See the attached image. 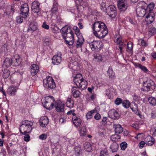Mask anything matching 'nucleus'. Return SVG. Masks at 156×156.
Listing matches in <instances>:
<instances>
[{
  "instance_id": "obj_51",
  "label": "nucleus",
  "mask_w": 156,
  "mask_h": 156,
  "mask_svg": "<svg viewBox=\"0 0 156 156\" xmlns=\"http://www.w3.org/2000/svg\"><path fill=\"white\" fill-rule=\"evenodd\" d=\"M122 100L120 98H117L115 101V103L117 105H119L122 103Z\"/></svg>"
},
{
  "instance_id": "obj_12",
  "label": "nucleus",
  "mask_w": 156,
  "mask_h": 156,
  "mask_svg": "<svg viewBox=\"0 0 156 156\" xmlns=\"http://www.w3.org/2000/svg\"><path fill=\"white\" fill-rule=\"evenodd\" d=\"M29 9L28 5L25 3L21 5L20 8L21 14L24 18H27L29 12Z\"/></svg>"
},
{
  "instance_id": "obj_27",
  "label": "nucleus",
  "mask_w": 156,
  "mask_h": 156,
  "mask_svg": "<svg viewBox=\"0 0 156 156\" xmlns=\"http://www.w3.org/2000/svg\"><path fill=\"white\" fill-rule=\"evenodd\" d=\"M40 122L41 126L43 127H44L48 124L49 120L47 117L44 116L41 117Z\"/></svg>"
},
{
  "instance_id": "obj_13",
  "label": "nucleus",
  "mask_w": 156,
  "mask_h": 156,
  "mask_svg": "<svg viewBox=\"0 0 156 156\" xmlns=\"http://www.w3.org/2000/svg\"><path fill=\"white\" fill-rule=\"evenodd\" d=\"M108 116L112 119H117L119 118V115L118 112L114 109L110 110L108 112Z\"/></svg>"
},
{
  "instance_id": "obj_30",
  "label": "nucleus",
  "mask_w": 156,
  "mask_h": 156,
  "mask_svg": "<svg viewBox=\"0 0 156 156\" xmlns=\"http://www.w3.org/2000/svg\"><path fill=\"white\" fill-rule=\"evenodd\" d=\"M66 104L67 107L72 108L74 106V101L71 98H68L67 100Z\"/></svg>"
},
{
  "instance_id": "obj_10",
  "label": "nucleus",
  "mask_w": 156,
  "mask_h": 156,
  "mask_svg": "<svg viewBox=\"0 0 156 156\" xmlns=\"http://www.w3.org/2000/svg\"><path fill=\"white\" fill-rule=\"evenodd\" d=\"M62 54L60 52H59L55 55L52 58V63L55 65L59 64L62 61Z\"/></svg>"
},
{
  "instance_id": "obj_20",
  "label": "nucleus",
  "mask_w": 156,
  "mask_h": 156,
  "mask_svg": "<svg viewBox=\"0 0 156 156\" xmlns=\"http://www.w3.org/2000/svg\"><path fill=\"white\" fill-rule=\"evenodd\" d=\"M38 71L39 66L37 65L33 64L31 66L30 72L33 76L36 75Z\"/></svg>"
},
{
  "instance_id": "obj_45",
  "label": "nucleus",
  "mask_w": 156,
  "mask_h": 156,
  "mask_svg": "<svg viewBox=\"0 0 156 156\" xmlns=\"http://www.w3.org/2000/svg\"><path fill=\"white\" fill-rule=\"evenodd\" d=\"M49 77L47 76L46 79L43 80V84L45 88L48 89L49 88V82L48 80Z\"/></svg>"
},
{
  "instance_id": "obj_53",
  "label": "nucleus",
  "mask_w": 156,
  "mask_h": 156,
  "mask_svg": "<svg viewBox=\"0 0 156 156\" xmlns=\"http://www.w3.org/2000/svg\"><path fill=\"white\" fill-rule=\"evenodd\" d=\"M73 29L74 30L75 33L77 37L80 35V30L76 26L74 27Z\"/></svg>"
},
{
  "instance_id": "obj_48",
  "label": "nucleus",
  "mask_w": 156,
  "mask_h": 156,
  "mask_svg": "<svg viewBox=\"0 0 156 156\" xmlns=\"http://www.w3.org/2000/svg\"><path fill=\"white\" fill-rule=\"evenodd\" d=\"M48 97H46L45 98V100L44 102H43L42 105L44 107L47 109H49V105L48 104V101H46L47 98H48Z\"/></svg>"
},
{
  "instance_id": "obj_58",
  "label": "nucleus",
  "mask_w": 156,
  "mask_h": 156,
  "mask_svg": "<svg viewBox=\"0 0 156 156\" xmlns=\"http://www.w3.org/2000/svg\"><path fill=\"white\" fill-rule=\"evenodd\" d=\"M152 139H154L151 136H148L145 138V141L146 143H147L152 140Z\"/></svg>"
},
{
  "instance_id": "obj_49",
  "label": "nucleus",
  "mask_w": 156,
  "mask_h": 156,
  "mask_svg": "<svg viewBox=\"0 0 156 156\" xmlns=\"http://www.w3.org/2000/svg\"><path fill=\"white\" fill-rule=\"evenodd\" d=\"M120 146L122 150H125L127 146V144L126 142H123L120 144Z\"/></svg>"
},
{
  "instance_id": "obj_32",
  "label": "nucleus",
  "mask_w": 156,
  "mask_h": 156,
  "mask_svg": "<svg viewBox=\"0 0 156 156\" xmlns=\"http://www.w3.org/2000/svg\"><path fill=\"white\" fill-rule=\"evenodd\" d=\"M134 66H136V67H137L140 69L144 72L147 73L148 71L147 68L146 67L141 65L139 63H135L134 64Z\"/></svg>"
},
{
  "instance_id": "obj_44",
  "label": "nucleus",
  "mask_w": 156,
  "mask_h": 156,
  "mask_svg": "<svg viewBox=\"0 0 156 156\" xmlns=\"http://www.w3.org/2000/svg\"><path fill=\"white\" fill-rule=\"evenodd\" d=\"M148 32L150 35L154 34L156 33V29L152 26L149 28Z\"/></svg>"
},
{
  "instance_id": "obj_25",
  "label": "nucleus",
  "mask_w": 156,
  "mask_h": 156,
  "mask_svg": "<svg viewBox=\"0 0 156 156\" xmlns=\"http://www.w3.org/2000/svg\"><path fill=\"white\" fill-rule=\"evenodd\" d=\"M71 93L73 97L75 98L79 97L80 94V92L75 87H73L71 89Z\"/></svg>"
},
{
  "instance_id": "obj_29",
  "label": "nucleus",
  "mask_w": 156,
  "mask_h": 156,
  "mask_svg": "<svg viewBox=\"0 0 156 156\" xmlns=\"http://www.w3.org/2000/svg\"><path fill=\"white\" fill-rule=\"evenodd\" d=\"M132 111L136 114H139V111L137 105L134 102H132L130 106Z\"/></svg>"
},
{
  "instance_id": "obj_16",
  "label": "nucleus",
  "mask_w": 156,
  "mask_h": 156,
  "mask_svg": "<svg viewBox=\"0 0 156 156\" xmlns=\"http://www.w3.org/2000/svg\"><path fill=\"white\" fill-rule=\"evenodd\" d=\"M78 39L76 40V44H74L76 48H81L84 42V39L82 35L77 37Z\"/></svg>"
},
{
  "instance_id": "obj_2",
  "label": "nucleus",
  "mask_w": 156,
  "mask_h": 156,
  "mask_svg": "<svg viewBox=\"0 0 156 156\" xmlns=\"http://www.w3.org/2000/svg\"><path fill=\"white\" fill-rule=\"evenodd\" d=\"M138 5L139 7H137L136 10L137 15L140 17L144 16L147 12L153 9L154 6L153 3H151L147 5L143 1L138 3Z\"/></svg>"
},
{
  "instance_id": "obj_54",
  "label": "nucleus",
  "mask_w": 156,
  "mask_h": 156,
  "mask_svg": "<svg viewBox=\"0 0 156 156\" xmlns=\"http://www.w3.org/2000/svg\"><path fill=\"white\" fill-rule=\"evenodd\" d=\"M136 134V136L135 137V138L137 139L142 138L144 136V134L143 133H138Z\"/></svg>"
},
{
  "instance_id": "obj_15",
  "label": "nucleus",
  "mask_w": 156,
  "mask_h": 156,
  "mask_svg": "<svg viewBox=\"0 0 156 156\" xmlns=\"http://www.w3.org/2000/svg\"><path fill=\"white\" fill-rule=\"evenodd\" d=\"M40 3L37 1H35L32 3L31 9L35 13H38L40 10Z\"/></svg>"
},
{
  "instance_id": "obj_47",
  "label": "nucleus",
  "mask_w": 156,
  "mask_h": 156,
  "mask_svg": "<svg viewBox=\"0 0 156 156\" xmlns=\"http://www.w3.org/2000/svg\"><path fill=\"white\" fill-rule=\"evenodd\" d=\"M13 8L11 7L10 11H6L4 12V16H11L13 14Z\"/></svg>"
},
{
  "instance_id": "obj_50",
  "label": "nucleus",
  "mask_w": 156,
  "mask_h": 156,
  "mask_svg": "<svg viewBox=\"0 0 156 156\" xmlns=\"http://www.w3.org/2000/svg\"><path fill=\"white\" fill-rule=\"evenodd\" d=\"M108 154V151L105 148L104 150L101 151L100 153V156H105L104 155H107Z\"/></svg>"
},
{
  "instance_id": "obj_19",
  "label": "nucleus",
  "mask_w": 156,
  "mask_h": 156,
  "mask_svg": "<svg viewBox=\"0 0 156 156\" xmlns=\"http://www.w3.org/2000/svg\"><path fill=\"white\" fill-rule=\"evenodd\" d=\"M78 130L80 136L83 137L87 136V131L85 126L80 127L79 128Z\"/></svg>"
},
{
  "instance_id": "obj_31",
  "label": "nucleus",
  "mask_w": 156,
  "mask_h": 156,
  "mask_svg": "<svg viewBox=\"0 0 156 156\" xmlns=\"http://www.w3.org/2000/svg\"><path fill=\"white\" fill-rule=\"evenodd\" d=\"M119 147V145L115 142L113 143L110 147L112 152H115L117 151Z\"/></svg>"
},
{
  "instance_id": "obj_42",
  "label": "nucleus",
  "mask_w": 156,
  "mask_h": 156,
  "mask_svg": "<svg viewBox=\"0 0 156 156\" xmlns=\"http://www.w3.org/2000/svg\"><path fill=\"white\" fill-rule=\"evenodd\" d=\"M122 106L126 108H128L130 106V103L128 100H124L122 102Z\"/></svg>"
},
{
  "instance_id": "obj_57",
  "label": "nucleus",
  "mask_w": 156,
  "mask_h": 156,
  "mask_svg": "<svg viewBox=\"0 0 156 156\" xmlns=\"http://www.w3.org/2000/svg\"><path fill=\"white\" fill-rule=\"evenodd\" d=\"M24 136V140L26 142L29 141L30 140V136L29 134H25Z\"/></svg>"
},
{
  "instance_id": "obj_62",
  "label": "nucleus",
  "mask_w": 156,
  "mask_h": 156,
  "mask_svg": "<svg viewBox=\"0 0 156 156\" xmlns=\"http://www.w3.org/2000/svg\"><path fill=\"white\" fill-rule=\"evenodd\" d=\"M96 98V95L93 94L92 95L90 98H87V99L88 101H90L94 100Z\"/></svg>"
},
{
  "instance_id": "obj_63",
  "label": "nucleus",
  "mask_w": 156,
  "mask_h": 156,
  "mask_svg": "<svg viewBox=\"0 0 156 156\" xmlns=\"http://www.w3.org/2000/svg\"><path fill=\"white\" fill-rule=\"evenodd\" d=\"M57 6L56 5H54L53 6V7L51 9V12L54 14L57 10Z\"/></svg>"
},
{
  "instance_id": "obj_33",
  "label": "nucleus",
  "mask_w": 156,
  "mask_h": 156,
  "mask_svg": "<svg viewBox=\"0 0 156 156\" xmlns=\"http://www.w3.org/2000/svg\"><path fill=\"white\" fill-rule=\"evenodd\" d=\"M4 65L7 67L12 65L11 58H6L4 61Z\"/></svg>"
},
{
  "instance_id": "obj_17",
  "label": "nucleus",
  "mask_w": 156,
  "mask_h": 156,
  "mask_svg": "<svg viewBox=\"0 0 156 156\" xmlns=\"http://www.w3.org/2000/svg\"><path fill=\"white\" fill-rule=\"evenodd\" d=\"M18 90V88L13 86H10L7 90V92L8 94L10 95H14Z\"/></svg>"
},
{
  "instance_id": "obj_43",
  "label": "nucleus",
  "mask_w": 156,
  "mask_h": 156,
  "mask_svg": "<svg viewBox=\"0 0 156 156\" xmlns=\"http://www.w3.org/2000/svg\"><path fill=\"white\" fill-rule=\"evenodd\" d=\"M127 50L128 51H132L133 46V43L131 41L128 42L127 43Z\"/></svg>"
},
{
  "instance_id": "obj_59",
  "label": "nucleus",
  "mask_w": 156,
  "mask_h": 156,
  "mask_svg": "<svg viewBox=\"0 0 156 156\" xmlns=\"http://www.w3.org/2000/svg\"><path fill=\"white\" fill-rule=\"evenodd\" d=\"M139 41H140V45L142 46H147V44L146 42L143 40L140 39L139 40Z\"/></svg>"
},
{
  "instance_id": "obj_14",
  "label": "nucleus",
  "mask_w": 156,
  "mask_h": 156,
  "mask_svg": "<svg viewBox=\"0 0 156 156\" xmlns=\"http://www.w3.org/2000/svg\"><path fill=\"white\" fill-rule=\"evenodd\" d=\"M12 64L13 66H18L20 63L21 61L20 56L17 55H14L11 58Z\"/></svg>"
},
{
  "instance_id": "obj_55",
  "label": "nucleus",
  "mask_w": 156,
  "mask_h": 156,
  "mask_svg": "<svg viewBox=\"0 0 156 156\" xmlns=\"http://www.w3.org/2000/svg\"><path fill=\"white\" fill-rule=\"evenodd\" d=\"M75 110L74 109H72L68 112L67 113V115H72L73 116H75L76 114L75 113Z\"/></svg>"
},
{
  "instance_id": "obj_7",
  "label": "nucleus",
  "mask_w": 156,
  "mask_h": 156,
  "mask_svg": "<svg viewBox=\"0 0 156 156\" xmlns=\"http://www.w3.org/2000/svg\"><path fill=\"white\" fill-rule=\"evenodd\" d=\"M154 83L152 81L144 83L142 87L141 88V90L144 91H148L151 89L153 90L155 88Z\"/></svg>"
},
{
  "instance_id": "obj_52",
  "label": "nucleus",
  "mask_w": 156,
  "mask_h": 156,
  "mask_svg": "<svg viewBox=\"0 0 156 156\" xmlns=\"http://www.w3.org/2000/svg\"><path fill=\"white\" fill-rule=\"evenodd\" d=\"M24 16H18L16 17V20L17 22L18 23H22L23 21V19L24 18Z\"/></svg>"
},
{
  "instance_id": "obj_4",
  "label": "nucleus",
  "mask_w": 156,
  "mask_h": 156,
  "mask_svg": "<svg viewBox=\"0 0 156 156\" xmlns=\"http://www.w3.org/2000/svg\"><path fill=\"white\" fill-rule=\"evenodd\" d=\"M33 122L31 121L25 120L23 121L20 126L19 129L22 134L30 133L32 129V127Z\"/></svg>"
},
{
  "instance_id": "obj_46",
  "label": "nucleus",
  "mask_w": 156,
  "mask_h": 156,
  "mask_svg": "<svg viewBox=\"0 0 156 156\" xmlns=\"http://www.w3.org/2000/svg\"><path fill=\"white\" fill-rule=\"evenodd\" d=\"M51 28L54 33H57L59 32L60 29L59 28L55 25H51Z\"/></svg>"
},
{
  "instance_id": "obj_3",
  "label": "nucleus",
  "mask_w": 156,
  "mask_h": 156,
  "mask_svg": "<svg viewBox=\"0 0 156 156\" xmlns=\"http://www.w3.org/2000/svg\"><path fill=\"white\" fill-rule=\"evenodd\" d=\"M49 101L50 105L49 110L55 108L56 111L58 112H62L64 111L65 103L60 100L55 101L54 98L52 96L49 95Z\"/></svg>"
},
{
  "instance_id": "obj_60",
  "label": "nucleus",
  "mask_w": 156,
  "mask_h": 156,
  "mask_svg": "<svg viewBox=\"0 0 156 156\" xmlns=\"http://www.w3.org/2000/svg\"><path fill=\"white\" fill-rule=\"evenodd\" d=\"M101 118L100 114L98 113H97L94 116V118L97 120H99Z\"/></svg>"
},
{
  "instance_id": "obj_37",
  "label": "nucleus",
  "mask_w": 156,
  "mask_h": 156,
  "mask_svg": "<svg viewBox=\"0 0 156 156\" xmlns=\"http://www.w3.org/2000/svg\"><path fill=\"white\" fill-rule=\"evenodd\" d=\"M10 72L9 70L6 69H4L3 71L2 76L5 79L8 78L10 75Z\"/></svg>"
},
{
  "instance_id": "obj_40",
  "label": "nucleus",
  "mask_w": 156,
  "mask_h": 156,
  "mask_svg": "<svg viewBox=\"0 0 156 156\" xmlns=\"http://www.w3.org/2000/svg\"><path fill=\"white\" fill-rule=\"evenodd\" d=\"M118 134H116L115 135H113L111 136V139L112 141L115 142L119 139H120V136L118 135Z\"/></svg>"
},
{
  "instance_id": "obj_23",
  "label": "nucleus",
  "mask_w": 156,
  "mask_h": 156,
  "mask_svg": "<svg viewBox=\"0 0 156 156\" xmlns=\"http://www.w3.org/2000/svg\"><path fill=\"white\" fill-rule=\"evenodd\" d=\"M87 81L86 80L83 79L79 83V84L78 85H77V84L76 85L80 89L83 90L87 88Z\"/></svg>"
},
{
  "instance_id": "obj_6",
  "label": "nucleus",
  "mask_w": 156,
  "mask_h": 156,
  "mask_svg": "<svg viewBox=\"0 0 156 156\" xmlns=\"http://www.w3.org/2000/svg\"><path fill=\"white\" fill-rule=\"evenodd\" d=\"M74 33L72 30L71 33H69L68 34H63V38L65 39L66 43L69 45H72L74 42Z\"/></svg>"
},
{
  "instance_id": "obj_18",
  "label": "nucleus",
  "mask_w": 156,
  "mask_h": 156,
  "mask_svg": "<svg viewBox=\"0 0 156 156\" xmlns=\"http://www.w3.org/2000/svg\"><path fill=\"white\" fill-rule=\"evenodd\" d=\"M37 28V24L35 22H31L30 24L29 27L27 29V31L28 32H33Z\"/></svg>"
},
{
  "instance_id": "obj_11",
  "label": "nucleus",
  "mask_w": 156,
  "mask_h": 156,
  "mask_svg": "<svg viewBox=\"0 0 156 156\" xmlns=\"http://www.w3.org/2000/svg\"><path fill=\"white\" fill-rule=\"evenodd\" d=\"M153 9L147 12L145 15L146 21L149 23H151L153 22L154 19L155 15L153 12Z\"/></svg>"
},
{
  "instance_id": "obj_41",
  "label": "nucleus",
  "mask_w": 156,
  "mask_h": 156,
  "mask_svg": "<svg viewBox=\"0 0 156 156\" xmlns=\"http://www.w3.org/2000/svg\"><path fill=\"white\" fill-rule=\"evenodd\" d=\"M96 112L95 110H91L86 115V116L87 119H90L92 117V114Z\"/></svg>"
},
{
  "instance_id": "obj_28",
  "label": "nucleus",
  "mask_w": 156,
  "mask_h": 156,
  "mask_svg": "<svg viewBox=\"0 0 156 156\" xmlns=\"http://www.w3.org/2000/svg\"><path fill=\"white\" fill-rule=\"evenodd\" d=\"M62 37L63 36V34H66V35L69 33H71L72 32V31L71 27L67 25H66L63 27L62 29Z\"/></svg>"
},
{
  "instance_id": "obj_35",
  "label": "nucleus",
  "mask_w": 156,
  "mask_h": 156,
  "mask_svg": "<svg viewBox=\"0 0 156 156\" xmlns=\"http://www.w3.org/2000/svg\"><path fill=\"white\" fill-rule=\"evenodd\" d=\"M108 74L110 78H112L115 76V73L113 72L112 67L109 66L108 70Z\"/></svg>"
},
{
  "instance_id": "obj_26",
  "label": "nucleus",
  "mask_w": 156,
  "mask_h": 156,
  "mask_svg": "<svg viewBox=\"0 0 156 156\" xmlns=\"http://www.w3.org/2000/svg\"><path fill=\"white\" fill-rule=\"evenodd\" d=\"M114 41L117 44L120 45H126V44H123L122 41V37L119 35H115L114 37Z\"/></svg>"
},
{
  "instance_id": "obj_22",
  "label": "nucleus",
  "mask_w": 156,
  "mask_h": 156,
  "mask_svg": "<svg viewBox=\"0 0 156 156\" xmlns=\"http://www.w3.org/2000/svg\"><path fill=\"white\" fill-rule=\"evenodd\" d=\"M83 79L81 74L79 73L76 74V76L74 77L73 80L76 85H78L79 83Z\"/></svg>"
},
{
  "instance_id": "obj_36",
  "label": "nucleus",
  "mask_w": 156,
  "mask_h": 156,
  "mask_svg": "<svg viewBox=\"0 0 156 156\" xmlns=\"http://www.w3.org/2000/svg\"><path fill=\"white\" fill-rule=\"evenodd\" d=\"M84 147L87 151H90L91 149V144L89 143L85 142L84 144Z\"/></svg>"
},
{
  "instance_id": "obj_61",
  "label": "nucleus",
  "mask_w": 156,
  "mask_h": 156,
  "mask_svg": "<svg viewBox=\"0 0 156 156\" xmlns=\"http://www.w3.org/2000/svg\"><path fill=\"white\" fill-rule=\"evenodd\" d=\"M155 140L154 139H152V140H151L150 141H149L147 143H145L146 144L149 146H151L153 144H154V143Z\"/></svg>"
},
{
  "instance_id": "obj_64",
  "label": "nucleus",
  "mask_w": 156,
  "mask_h": 156,
  "mask_svg": "<svg viewBox=\"0 0 156 156\" xmlns=\"http://www.w3.org/2000/svg\"><path fill=\"white\" fill-rule=\"evenodd\" d=\"M151 117L153 119H154L156 117V112L154 111L151 112Z\"/></svg>"
},
{
  "instance_id": "obj_21",
  "label": "nucleus",
  "mask_w": 156,
  "mask_h": 156,
  "mask_svg": "<svg viewBox=\"0 0 156 156\" xmlns=\"http://www.w3.org/2000/svg\"><path fill=\"white\" fill-rule=\"evenodd\" d=\"M72 120L73 124L76 126H80L82 122V120L79 116H73Z\"/></svg>"
},
{
  "instance_id": "obj_38",
  "label": "nucleus",
  "mask_w": 156,
  "mask_h": 156,
  "mask_svg": "<svg viewBox=\"0 0 156 156\" xmlns=\"http://www.w3.org/2000/svg\"><path fill=\"white\" fill-rule=\"evenodd\" d=\"M148 101L152 105H156V99L154 97H150L148 98Z\"/></svg>"
},
{
  "instance_id": "obj_5",
  "label": "nucleus",
  "mask_w": 156,
  "mask_h": 156,
  "mask_svg": "<svg viewBox=\"0 0 156 156\" xmlns=\"http://www.w3.org/2000/svg\"><path fill=\"white\" fill-rule=\"evenodd\" d=\"M102 43L100 41H94L89 43V46L92 50L98 51L100 50L102 48Z\"/></svg>"
},
{
  "instance_id": "obj_8",
  "label": "nucleus",
  "mask_w": 156,
  "mask_h": 156,
  "mask_svg": "<svg viewBox=\"0 0 156 156\" xmlns=\"http://www.w3.org/2000/svg\"><path fill=\"white\" fill-rule=\"evenodd\" d=\"M118 6L120 11H125L128 6L127 1L126 0H118Z\"/></svg>"
},
{
  "instance_id": "obj_24",
  "label": "nucleus",
  "mask_w": 156,
  "mask_h": 156,
  "mask_svg": "<svg viewBox=\"0 0 156 156\" xmlns=\"http://www.w3.org/2000/svg\"><path fill=\"white\" fill-rule=\"evenodd\" d=\"M113 126L116 134H119L123 131L122 127L119 124H114Z\"/></svg>"
},
{
  "instance_id": "obj_9",
  "label": "nucleus",
  "mask_w": 156,
  "mask_h": 156,
  "mask_svg": "<svg viewBox=\"0 0 156 156\" xmlns=\"http://www.w3.org/2000/svg\"><path fill=\"white\" fill-rule=\"evenodd\" d=\"M107 14L111 18H114L116 15V10L115 6L113 5L109 6L106 9Z\"/></svg>"
},
{
  "instance_id": "obj_39",
  "label": "nucleus",
  "mask_w": 156,
  "mask_h": 156,
  "mask_svg": "<svg viewBox=\"0 0 156 156\" xmlns=\"http://www.w3.org/2000/svg\"><path fill=\"white\" fill-rule=\"evenodd\" d=\"M94 59L98 62L102 60V56L99 54H95L93 55Z\"/></svg>"
},
{
  "instance_id": "obj_1",
  "label": "nucleus",
  "mask_w": 156,
  "mask_h": 156,
  "mask_svg": "<svg viewBox=\"0 0 156 156\" xmlns=\"http://www.w3.org/2000/svg\"><path fill=\"white\" fill-rule=\"evenodd\" d=\"M92 28L94 35L100 38H104L108 33L106 26L101 21L95 22Z\"/></svg>"
},
{
  "instance_id": "obj_56",
  "label": "nucleus",
  "mask_w": 156,
  "mask_h": 156,
  "mask_svg": "<svg viewBox=\"0 0 156 156\" xmlns=\"http://www.w3.org/2000/svg\"><path fill=\"white\" fill-rule=\"evenodd\" d=\"M47 137V134L45 133L42 134L39 136V138L42 140H45Z\"/></svg>"
},
{
  "instance_id": "obj_34",
  "label": "nucleus",
  "mask_w": 156,
  "mask_h": 156,
  "mask_svg": "<svg viewBox=\"0 0 156 156\" xmlns=\"http://www.w3.org/2000/svg\"><path fill=\"white\" fill-rule=\"evenodd\" d=\"M49 88L55 89L56 87L55 83L51 77L49 76Z\"/></svg>"
}]
</instances>
